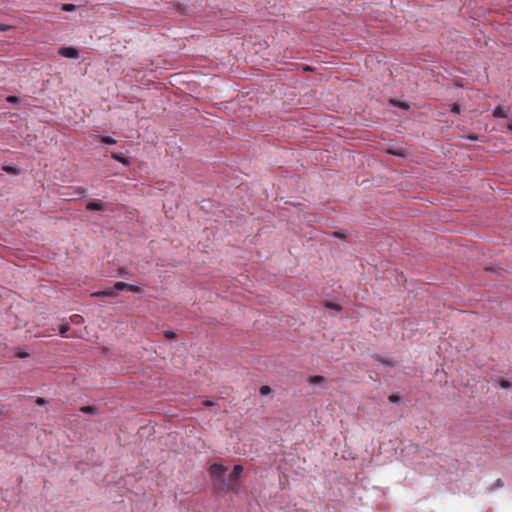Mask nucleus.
Instances as JSON below:
<instances>
[{
    "label": "nucleus",
    "instance_id": "4be33fe9",
    "mask_svg": "<svg viewBox=\"0 0 512 512\" xmlns=\"http://www.w3.org/2000/svg\"><path fill=\"white\" fill-rule=\"evenodd\" d=\"M399 400H400V397L398 395L392 394V395L389 396V401L390 402L396 403Z\"/></svg>",
    "mask_w": 512,
    "mask_h": 512
},
{
    "label": "nucleus",
    "instance_id": "7c9ffc66",
    "mask_svg": "<svg viewBox=\"0 0 512 512\" xmlns=\"http://www.w3.org/2000/svg\"><path fill=\"white\" fill-rule=\"evenodd\" d=\"M390 153H392V154H394V155H400V154H399V153H397V152H392V151H390Z\"/></svg>",
    "mask_w": 512,
    "mask_h": 512
},
{
    "label": "nucleus",
    "instance_id": "a211bd4d",
    "mask_svg": "<svg viewBox=\"0 0 512 512\" xmlns=\"http://www.w3.org/2000/svg\"><path fill=\"white\" fill-rule=\"evenodd\" d=\"M164 336L167 338V339H173L176 337V334L173 332V331H164Z\"/></svg>",
    "mask_w": 512,
    "mask_h": 512
},
{
    "label": "nucleus",
    "instance_id": "4468645a",
    "mask_svg": "<svg viewBox=\"0 0 512 512\" xmlns=\"http://www.w3.org/2000/svg\"><path fill=\"white\" fill-rule=\"evenodd\" d=\"M2 170L9 173V174H15L17 175L19 173L18 169L12 167V166H3Z\"/></svg>",
    "mask_w": 512,
    "mask_h": 512
},
{
    "label": "nucleus",
    "instance_id": "6ab92c4d",
    "mask_svg": "<svg viewBox=\"0 0 512 512\" xmlns=\"http://www.w3.org/2000/svg\"><path fill=\"white\" fill-rule=\"evenodd\" d=\"M500 387L507 389L511 387V383L508 380H501L500 381Z\"/></svg>",
    "mask_w": 512,
    "mask_h": 512
},
{
    "label": "nucleus",
    "instance_id": "1a4fd4ad",
    "mask_svg": "<svg viewBox=\"0 0 512 512\" xmlns=\"http://www.w3.org/2000/svg\"><path fill=\"white\" fill-rule=\"evenodd\" d=\"M70 321L73 323V324H76V325H79L81 323L84 322V319L81 315L79 314H74L70 317Z\"/></svg>",
    "mask_w": 512,
    "mask_h": 512
},
{
    "label": "nucleus",
    "instance_id": "f03ea898",
    "mask_svg": "<svg viewBox=\"0 0 512 512\" xmlns=\"http://www.w3.org/2000/svg\"><path fill=\"white\" fill-rule=\"evenodd\" d=\"M242 472H243L242 465H235L233 467V470L229 474V482L228 483L225 482V489L223 492L224 494L228 493V492H233L235 494L239 493L240 488H239L238 481L240 479Z\"/></svg>",
    "mask_w": 512,
    "mask_h": 512
},
{
    "label": "nucleus",
    "instance_id": "5701e85b",
    "mask_svg": "<svg viewBox=\"0 0 512 512\" xmlns=\"http://www.w3.org/2000/svg\"><path fill=\"white\" fill-rule=\"evenodd\" d=\"M326 307L331 308V309H336V310L341 309V307L338 304H334V303H327Z\"/></svg>",
    "mask_w": 512,
    "mask_h": 512
},
{
    "label": "nucleus",
    "instance_id": "7ed1b4c3",
    "mask_svg": "<svg viewBox=\"0 0 512 512\" xmlns=\"http://www.w3.org/2000/svg\"><path fill=\"white\" fill-rule=\"evenodd\" d=\"M58 53L66 58L77 59L79 57L78 50L73 47H62L58 50Z\"/></svg>",
    "mask_w": 512,
    "mask_h": 512
},
{
    "label": "nucleus",
    "instance_id": "c85d7f7f",
    "mask_svg": "<svg viewBox=\"0 0 512 512\" xmlns=\"http://www.w3.org/2000/svg\"><path fill=\"white\" fill-rule=\"evenodd\" d=\"M7 27L4 25H0V30H5Z\"/></svg>",
    "mask_w": 512,
    "mask_h": 512
},
{
    "label": "nucleus",
    "instance_id": "393cba45",
    "mask_svg": "<svg viewBox=\"0 0 512 512\" xmlns=\"http://www.w3.org/2000/svg\"><path fill=\"white\" fill-rule=\"evenodd\" d=\"M64 9L67 10V11H70V10L74 9V5H72V4H65L64 5Z\"/></svg>",
    "mask_w": 512,
    "mask_h": 512
},
{
    "label": "nucleus",
    "instance_id": "b1692460",
    "mask_svg": "<svg viewBox=\"0 0 512 512\" xmlns=\"http://www.w3.org/2000/svg\"><path fill=\"white\" fill-rule=\"evenodd\" d=\"M7 101L11 102V103H14V102L17 101V97L16 96H9V97H7Z\"/></svg>",
    "mask_w": 512,
    "mask_h": 512
},
{
    "label": "nucleus",
    "instance_id": "c756f323",
    "mask_svg": "<svg viewBox=\"0 0 512 512\" xmlns=\"http://www.w3.org/2000/svg\"><path fill=\"white\" fill-rule=\"evenodd\" d=\"M508 129L512 131V122L508 124Z\"/></svg>",
    "mask_w": 512,
    "mask_h": 512
},
{
    "label": "nucleus",
    "instance_id": "aec40b11",
    "mask_svg": "<svg viewBox=\"0 0 512 512\" xmlns=\"http://www.w3.org/2000/svg\"><path fill=\"white\" fill-rule=\"evenodd\" d=\"M35 402H36L37 405L42 406V405H45L47 403V400L44 399V398L38 397V398H36Z\"/></svg>",
    "mask_w": 512,
    "mask_h": 512
},
{
    "label": "nucleus",
    "instance_id": "bb28decb",
    "mask_svg": "<svg viewBox=\"0 0 512 512\" xmlns=\"http://www.w3.org/2000/svg\"><path fill=\"white\" fill-rule=\"evenodd\" d=\"M27 356H28V353H26V352L18 354V357H20V358H24V357H27Z\"/></svg>",
    "mask_w": 512,
    "mask_h": 512
},
{
    "label": "nucleus",
    "instance_id": "6e6552de",
    "mask_svg": "<svg viewBox=\"0 0 512 512\" xmlns=\"http://www.w3.org/2000/svg\"><path fill=\"white\" fill-rule=\"evenodd\" d=\"M323 381H324V377L320 376V375H315V376H311L308 378V382L313 385L318 384Z\"/></svg>",
    "mask_w": 512,
    "mask_h": 512
},
{
    "label": "nucleus",
    "instance_id": "9d476101",
    "mask_svg": "<svg viewBox=\"0 0 512 512\" xmlns=\"http://www.w3.org/2000/svg\"><path fill=\"white\" fill-rule=\"evenodd\" d=\"M126 290L129 292H132V293H136V294L142 293V289L140 287L132 285V284H127Z\"/></svg>",
    "mask_w": 512,
    "mask_h": 512
},
{
    "label": "nucleus",
    "instance_id": "f3484780",
    "mask_svg": "<svg viewBox=\"0 0 512 512\" xmlns=\"http://www.w3.org/2000/svg\"><path fill=\"white\" fill-rule=\"evenodd\" d=\"M390 102H391V104L393 106H398V107H400L402 109H408L409 108V106L406 103H398V102H396L394 100H391Z\"/></svg>",
    "mask_w": 512,
    "mask_h": 512
},
{
    "label": "nucleus",
    "instance_id": "2eb2a0df",
    "mask_svg": "<svg viewBox=\"0 0 512 512\" xmlns=\"http://www.w3.org/2000/svg\"><path fill=\"white\" fill-rule=\"evenodd\" d=\"M115 290H119V291H122V290H126L127 288V283H124V282H116L114 284V287H113Z\"/></svg>",
    "mask_w": 512,
    "mask_h": 512
},
{
    "label": "nucleus",
    "instance_id": "9b49d317",
    "mask_svg": "<svg viewBox=\"0 0 512 512\" xmlns=\"http://www.w3.org/2000/svg\"><path fill=\"white\" fill-rule=\"evenodd\" d=\"M101 142L108 145L116 144V140L110 136H103Z\"/></svg>",
    "mask_w": 512,
    "mask_h": 512
},
{
    "label": "nucleus",
    "instance_id": "20e7f679",
    "mask_svg": "<svg viewBox=\"0 0 512 512\" xmlns=\"http://www.w3.org/2000/svg\"><path fill=\"white\" fill-rule=\"evenodd\" d=\"M86 209L91 211H105L106 206L105 204L94 200L87 203Z\"/></svg>",
    "mask_w": 512,
    "mask_h": 512
},
{
    "label": "nucleus",
    "instance_id": "f8f14e48",
    "mask_svg": "<svg viewBox=\"0 0 512 512\" xmlns=\"http://www.w3.org/2000/svg\"><path fill=\"white\" fill-rule=\"evenodd\" d=\"M80 411L83 413L94 414L96 412V408L94 406H82Z\"/></svg>",
    "mask_w": 512,
    "mask_h": 512
},
{
    "label": "nucleus",
    "instance_id": "412c9836",
    "mask_svg": "<svg viewBox=\"0 0 512 512\" xmlns=\"http://www.w3.org/2000/svg\"><path fill=\"white\" fill-rule=\"evenodd\" d=\"M451 111H452L453 113L459 114V113H460V106H459L458 104H453V105L451 106Z\"/></svg>",
    "mask_w": 512,
    "mask_h": 512
},
{
    "label": "nucleus",
    "instance_id": "39448f33",
    "mask_svg": "<svg viewBox=\"0 0 512 512\" xmlns=\"http://www.w3.org/2000/svg\"><path fill=\"white\" fill-rule=\"evenodd\" d=\"M92 297L100 298V297H115L116 293L112 289H107L103 291H97L91 294Z\"/></svg>",
    "mask_w": 512,
    "mask_h": 512
},
{
    "label": "nucleus",
    "instance_id": "0eeeda50",
    "mask_svg": "<svg viewBox=\"0 0 512 512\" xmlns=\"http://www.w3.org/2000/svg\"><path fill=\"white\" fill-rule=\"evenodd\" d=\"M112 158L115 159L116 161L124 164V165H129V161L127 158L123 157L122 155L118 154V153H115L113 152L111 154Z\"/></svg>",
    "mask_w": 512,
    "mask_h": 512
},
{
    "label": "nucleus",
    "instance_id": "cd10ccee",
    "mask_svg": "<svg viewBox=\"0 0 512 512\" xmlns=\"http://www.w3.org/2000/svg\"><path fill=\"white\" fill-rule=\"evenodd\" d=\"M468 139L475 141L478 139V137L476 135H471L468 137Z\"/></svg>",
    "mask_w": 512,
    "mask_h": 512
},
{
    "label": "nucleus",
    "instance_id": "dca6fc26",
    "mask_svg": "<svg viewBox=\"0 0 512 512\" xmlns=\"http://www.w3.org/2000/svg\"><path fill=\"white\" fill-rule=\"evenodd\" d=\"M271 388L268 386V385H263L261 388H260V394L262 396H266L268 394L271 393Z\"/></svg>",
    "mask_w": 512,
    "mask_h": 512
},
{
    "label": "nucleus",
    "instance_id": "ddd939ff",
    "mask_svg": "<svg viewBox=\"0 0 512 512\" xmlns=\"http://www.w3.org/2000/svg\"><path fill=\"white\" fill-rule=\"evenodd\" d=\"M70 327L68 324L61 325L59 327V333L63 337H67V332L69 331Z\"/></svg>",
    "mask_w": 512,
    "mask_h": 512
},
{
    "label": "nucleus",
    "instance_id": "a878e982",
    "mask_svg": "<svg viewBox=\"0 0 512 512\" xmlns=\"http://www.w3.org/2000/svg\"><path fill=\"white\" fill-rule=\"evenodd\" d=\"M203 405L209 407V406H213L214 403L210 400H205V401H203Z\"/></svg>",
    "mask_w": 512,
    "mask_h": 512
},
{
    "label": "nucleus",
    "instance_id": "423d86ee",
    "mask_svg": "<svg viewBox=\"0 0 512 512\" xmlns=\"http://www.w3.org/2000/svg\"><path fill=\"white\" fill-rule=\"evenodd\" d=\"M493 117L495 118H507L508 115L506 113V111L504 110V108H502L501 106H497L494 111H493Z\"/></svg>",
    "mask_w": 512,
    "mask_h": 512
},
{
    "label": "nucleus",
    "instance_id": "f257e3e1",
    "mask_svg": "<svg viewBox=\"0 0 512 512\" xmlns=\"http://www.w3.org/2000/svg\"><path fill=\"white\" fill-rule=\"evenodd\" d=\"M227 467L222 464L214 463L209 467V475L212 481V487L215 492L223 493L225 489V473Z\"/></svg>",
    "mask_w": 512,
    "mask_h": 512
}]
</instances>
